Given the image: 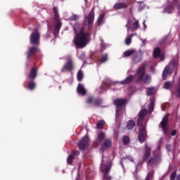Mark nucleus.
Here are the masks:
<instances>
[{
  "mask_svg": "<svg viewBox=\"0 0 180 180\" xmlns=\"http://www.w3.org/2000/svg\"><path fill=\"white\" fill-rule=\"evenodd\" d=\"M126 103H127V101L126 99L119 98V99L114 100V105L116 106V113H115L116 117L119 116V113L120 112V108H122V106H124Z\"/></svg>",
  "mask_w": 180,
  "mask_h": 180,
  "instance_id": "6e6552de",
  "label": "nucleus"
},
{
  "mask_svg": "<svg viewBox=\"0 0 180 180\" xmlns=\"http://www.w3.org/2000/svg\"><path fill=\"white\" fill-rule=\"evenodd\" d=\"M168 123V117L165 116L160 122V127H162L164 134H167V130H168V127L167 126Z\"/></svg>",
  "mask_w": 180,
  "mask_h": 180,
  "instance_id": "2eb2a0df",
  "label": "nucleus"
},
{
  "mask_svg": "<svg viewBox=\"0 0 180 180\" xmlns=\"http://www.w3.org/2000/svg\"><path fill=\"white\" fill-rule=\"evenodd\" d=\"M143 26H144L145 29H146L147 25H146V20H143Z\"/></svg>",
  "mask_w": 180,
  "mask_h": 180,
  "instance_id": "5fc2aeb1",
  "label": "nucleus"
},
{
  "mask_svg": "<svg viewBox=\"0 0 180 180\" xmlns=\"http://www.w3.org/2000/svg\"><path fill=\"white\" fill-rule=\"evenodd\" d=\"M171 86H172V83L171 82H166L163 88H165V89H171Z\"/></svg>",
  "mask_w": 180,
  "mask_h": 180,
  "instance_id": "72a5a7b5",
  "label": "nucleus"
},
{
  "mask_svg": "<svg viewBox=\"0 0 180 180\" xmlns=\"http://www.w3.org/2000/svg\"><path fill=\"white\" fill-rule=\"evenodd\" d=\"M106 61H108V54L105 53L101 57V63H106Z\"/></svg>",
  "mask_w": 180,
  "mask_h": 180,
  "instance_id": "4c0bfd02",
  "label": "nucleus"
},
{
  "mask_svg": "<svg viewBox=\"0 0 180 180\" xmlns=\"http://www.w3.org/2000/svg\"><path fill=\"white\" fill-rule=\"evenodd\" d=\"M36 51H37V48L34 46L31 47L28 51L27 58H30V56H32V54H34Z\"/></svg>",
  "mask_w": 180,
  "mask_h": 180,
  "instance_id": "4be33fe9",
  "label": "nucleus"
},
{
  "mask_svg": "<svg viewBox=\"0 0 180 180\" xmlns=\"http://www.w3.org/2000/svg\"><path fill=\"white\" fill-rule=\"evenodd\" d=\"M78 19H79V16H78L77 14H73L70 18V20H78Z\"/></svg>",
  "mask_w": 180,
  "mask_h": 180,
  "instance_id": "ea45409f",
  "label": "nucleus"
},
{
  "mask_svg": "<svg viewBox=\"0 0 180 180\" xmlns=\"http://www.w3.org/2000/svg\"><path fill=\"white\" fill-rule=\"evenodd\" d=\"M88 141H89V138L88 136H85L83 137L81 141L79 142L78 148L82 151H84L85 148H86V146H88Z\"/></svg>",
  "mask_w": 180,
  "mask_h": 180,
  "instance_id": "ddd939ff",
  "label": "nucleus"
},
{
  "mask_svg": "<svg viewBox=\"0 0 180 180\" xmlns=\"http://www.w3.org/2000/svg\"><path fill=\"white\" fill-rule=\"evenodd\" d=\"M101 153H103V149H101Z\"/></svg>",
  "mask_w": 180,
  "mask_h": 180,
  "instance_id": "13d9d810",
  "label": "nucleus"
},
{
  "mask_svg": "<svg viewBox=\"0 0 180 180\" xmlns=\"http://www.w3.org/2000/svg\"><path fill=\"white\" fill-rule=\"evenodd\" d=\"M153 175H154V171H151L150 172L148 173L146 180H151Z\"/></svg>",
  "mask_w": 180,
  "mask_h": 180,
  "instance_id": "e433bc0d",
  "label": "nucleus"
},
{
  "mask_svg": "<svg viewBox=\"0 0 180 180\" xmlns=\"http://www.w3.org/2000/svg\"><path fill=\"white\" fill-rule=\"evenodd\" d=\"M105 139V133L103 131H100L98 133V137L96 139L97 144H100Z\"/></svg>",
  "mask_w": 180,
  "mask_h": 180,
  "instance_id": "aec40b11",
  "label": "nucleus"
},
{
  "mask_svg": "<svg viewBox=\"0 0 180 180\" xmlns=\"http://www.w3.org/2000/svg\"><path fill=\"white\" fill-rule=\"evenodd\" d=\"M101 103H102V100H101V99H97L94 102V106H99V105H101Z\"/></svg>",
  "mask_w": 180,
  "mask_h": 180,
  "instance_id": "a19ab883",
  "label": "nucleus"
},
{
  "mask_svg": "<svg viewBox=\"0 0 180 180\" xmlns=\"http://www.w3.org/2000/svg\"><path fill=\"white\" fill-rule=\"evenodd\" d=\"M146 149L143 156V161H148L150 156L151 155V148L148 147L147 144L145 145Z\"/></svg>",
  "mask_w": 180,
  "mask_h": 180,
  "instance_id": "dca6fc26",
  "label": "nucleus"
},
{
  "mask_svg": "<svg viewBox=\"0 0 180 180\" xmlns=\"http://www.w3.org/2000/svg\"><path fill=\"white\" fill-rule=\"evenodd\" d=\"M105 126V121L101 120L98 122H97V129H103Z\"/></svg>",
  "mask_w": 180,
  "mask_h": 180,
  "instance_id": "2f4dec72",
  "label": "nucleus"
},
{
  "mask_svg": "<svg viewBox=\"0 0 180 180\" xmlns=\"http://www.w3.org/2000/svg\"><path fill=\"white\" fill-rule=\"evenodd\" d=\"M130 21H128L127 24L126 25V27L127 29V32H129V30H131V32H134V30H136L139 26V21L136 20L131 27H130Z\"/></svg>",
  "mask_w": 180,
  "mask_h": 180,
  "instance_id": "f3484780",
  "label": "nucleus"
},
{
  "mask_svg": "<svg viewBox=\"0 0 180 180\" xmlns=\"http://www.w3.org/2000/svg\"><path fill=\"white\" fill-rule=\"evenodd\" d=\"M53 13H54V20H56V31L58 32V30H60V29H61V20H60V16L58 15V10L57 9V8L53 7Z\"/></svg>",
  "mask_w": 180,
  "mask_h": 180,
  "instance_id": "1a4fd4ad",
  "label": "nucleus"
},
{
  "mask_svg": "<svg viewBox=\"0 0 180 180\" xmlns=\"http://www.w3.org/2000/svg\"><path fill=\"white\" fill-rule=\"evenodd\" d=\"M100 40H101V48L102 49H105V47H106V44H105L104 43H103V39H102V38H100Z\"/></svg>",
  "mask_w": 180,
  "mask_h": 180,
  "instance_id": "37998d69",
  "label": "nucleus"
},
{
  "mask_svg": "<svg viewBox=\"0 0 180 180\" xmlns=\"http://www.w3.org/2000/svg\"><path fill=\"white\" fill-rule=\"evenodd\" d=\"M168 6L165 8L164 13H172L174 12V9H175V6H177L178 9H179V5H178V0H168Z\"/></svg>",
  "mask_w": 180,
  "mask_h": 180,
  "instance_id": "0eeeda50",
  "label": "nucleus"
},
{
  "mask_svg": "<svg viewBox=\"0 0 180 180\" xmlns=\"http://www.w3.org/2000/svg\"><path fill=\"white\" fill-rule=\"evenodd\" d=\"M123 111H124V112L125 111L124 108H123Z\"/></svg>",
  "mask_w": 180,
  "mask_h": 180,
  "instance_id": "052dcab7",
  "label": "nucleus"
},
{
  "mask_svg": "<svg viewBox=\"0 0 180 180\" xmlns=\"http://www.w3.org/2000/svg\"><path fill=\"white\" fill-rule=\"evenodd\" d=\"M178 67V62L173 60L169 66H166L162 72V78L164 80L167 79V75H171L174 72V70Z\"/></svg>",
  "mask_w": 180,
  "mask_h": 180,
  "instance_id": "20e7f679",
  "label": "nucleus"
},
{
  "mask_svg": "<svg viewBox=\"0 0 180 180\" xmlns=\"http://www.w3.org/2000/svg\"><path fill=\"white\" fill-rule=\"evenodd\" d=\"M175 134H176V131L173 130V131H172V136H175Z\"/></svg>",
  "mask_w": 180,
  "mask_h": 180,
  "instance_id": "603ef678",
  "label": "nucleus"
},
{
  "mask_svg": "<svg viewBox=\"0 0 180 180\" xmlns=\"http://www.w3.org/2000/svg\"><path fill=\"white\" fill-rule=\"evenodd\" d=\"M37 77V69L32 68L30 73V78H32V79H34Z\"/></svg>",
  "mask_w": 180,
  "mask_h": 180,
  "instance_id": "b1692460",
  "label": "nucleus"
},
{
  "mask_svg": "<svg viewBox=\"0 0 180 180\" xmlns=\"http://www.w3.org/2000/svg\"><path fill=\"white\" fill-rule=\"evenodd\" d=\"M77 94L79 95H82V96H85L86 95V90L85 89V87L84 85L81 83H79L77 88Z\"/></svg>",
  "mask_w": 180,
  "mask_h": 180,
  "instance_id": "a211bd4d",
  "label": "nucleus"
},
{
  "mask_svg": "<svg viewBox=\"0 0 180 180\" xmlns=\"http://www.w3.org/2000/svg\"><path fill=\"white\" fill-rule=\"evenodd\" d=\"M83 78H84V72H82V70H79L77 72V81L81 82Z\"/></svg>",
  "mask_w": 180,
  "mask_h": 180,
  "instance_id": "7c9ffc66",
  "label": "nucleus"
},
{
  "mask_svg": "<svg viewBox=\"0 0 180 180\" xmlns=\"http://www.w3.org/2000/svg\"><path fill=\"white\" fill-rule=\"evenodd\" d=\"M135 53H136V51L133 49L126 51L124 53L125 57H130V56H134Z\"/></svg>",
  "mask_w": 180,
  "mask_h": 180,
  "instance_id": "bb28decb",
  "label": "nucleus"
},
{
  "mask_svg": "<svg viewBox=\"0 0 180 180\" xmlns=\"http://www.w3.org/2000/svg\"><path fill=\"white\" fill-rule=\"evenodd\" d=\"M103 146L105 148H108L112 146V141H110V139H107L105 141H104L103 142Z\"/></svg>",
  "mask_w": 180,
  "mask_h": 180,
  "instance_id": "473e14b6",
  "label": "nucleus"
},
{
  "mask_svg": "<svg viewBox=\"0 0 180 180\" xmlns=\"http://www.w3.org/2000/svg\"><path fill=\"white\" fill-rule=\"evenodd\" d=\"M140 61H141V55L139 53L135 52L133 56V62L137 64V63H140Z\"/></svg>",
  "mask_w": 180,
  "mask_h": 180,
  "instance_id": "412c9836",
  "label": "nucleus"
},
{
  "mask_svg": "<svg viewBox=\"0 0 180 180\" xmlns=\"http://www.w3.org/2000/svg\"><path fill=\"white\" fill-rule=\"evenodd\" d=\"M133 38V34H130L125 39V44L127 46H130L131 44V39Z\"/></svg>",
  "mask_w": 180,
  "mask_h": 180,
  "instance_id": "c85d7f7f",
  "label": "nucleus"
},
{
  "mask_svg": "<svg viewBox=\"0 0 180 180\" xmlns=\"http://www.w3.org/2000/svg\"><path fill=\"white\" fill-rule=\"evenodd\" d=\"M72 161H74V155H69L68 158H67V162L69 165L72 164Z\"/></svg>",
  "mask_w": 180,
  "mask_h": 180,
  "instance_id": "f704fd0d",
  "label": "nucleus"
},
{
  "mask_svg": "<svg viewBox=\"0 0 180 180\" xmlns=\"http://www.w3.org/2000/svg\"><path fill=\"white\" fill-rule=\"evenodd\" d=\"M103 23H105V17L103 15L101 14L97 20V24L98 26H101V25H103Z\"/></svg>",
  "mask_w": 180,
  "mask_h": 180,
  "instance_id": "393cba45",
  "label": "nucleus"
},
{
  "mask_svg": "<svg viewBox=\"0 0 180 180\" xmlns=\"http://www.w3.org/2000/svg\"><path fill=\"white\" fill-rule=\"evenodd\" d=\"M174 180H180V174H178L177 176H176V178Z\"/></svg>",
  "mask_w": 180,
  "mask_h": 180,
  "instance_id": "864d4df0",
  "label": "nucleus"
},
{
  "mask_svg": "<svg viewBox=\"0 0 180 180\" xmlns=\"http://www.w3.org/2000/svg\"><path fill=\"white\" fill-rule=\"evenodd\" d=\"M129 143H130V139L129 138V136H124L123 144L124 146H127V144H129Z\"/></svg>",
  "mask_w": 180,
  "mask_h": 180,
  "instance_id": "c9c22d12",
  "label": "nucleus"
},
{
  "mask_svg": "<svg viewBox=\"0 0 180 180\" xmlns=\"http://www.w3.org/2000/svg\"><path fill=\"white\" fill-rule=\"evenodd\" d=\"M115 9H122V8H126L124 3H117L114 6Z\"/></svg>",
  "mask_w": 180,
  "mask_h": 180,
  "instance_id": "cd10ccee",
  "label": "nucleus"
},
{
  "mask_svg": "<svg viewBox=\"0 0 180 180\" xmlns=\"http://www.w3.org/2000/svg\"><path fill=\"white\" fill-rule=\"evenodd\" d=\"M134 126H136L134 121L129 120L127 122V129H128V130H132V129L134 127Z\"/></svg>",
  "mask_w": 180,
  "mask_h": 180,
  "instance_id": "a878e982",
  "label": "nucleus"
},
{
  "mask_svg": "<svg viewBox=\"0 0 180 180\" xmlns=\"http://www.w3.org/2000/svg\"><path fill=\"white\" fill-rule=\"evenodd\" d=\"M160 58L161 61H164V60H165V56L160 55Z\"/></svg>",
  "mask_w": 180,
  "mask_h": 180,
  "instance_id": "8fccbe9b",
  "label": "nucleus"
},
{
  "mask_svg": "<svg viewBox=\"0 0 180 180\" xmlns=\"http://www.w3.org/2000/svg\"><path fill=\"white\" fill-rule=\"evenodd\" d=\"M148 111H147V110L144 109V110H141L139 112V117L138 119V122H137V126H142L143 123L144 122V119L146 118V116L147 115Z\"/></svg>",
  "mask_w": 180,
  "mask_h": 180,
  "instance_id": "f8f14e48",
  "label": "nucleus"
},
{
  "mask_svg": "<svg viewBox=\"0 0 180 180\" xmlns=\"http://www.w3.org/2000/svg\"><path fill=\"white\" fill-rule=\"evenodd\" d=\"M153 108L152 106V108H149V110H153Z\"/></svg>",
  "mask_w": 180,
  "mask_h": 180,
  "instance_id": "6e6d98bb",
  "label": "nucleus"
},
{
  "mask_svg": "<svg viewBox=\"0 0 180 180\" xmlns=\"http://www.w3.org/2000/svg\"><path fill=\"white\" fill-rule=\"evenodd\" d=\"M147 140V131L144 127H141L139 129V143H143Z\"/></svg>",
  "mask_w": 180,
  "mask_h": 180,
  "instance_id": "9b49d317",
  "label": "nucleus"
},
{
  "mask_svg": "<svg viewBox=\"0 0 180 180\" xmlns=\"http://www.w3.org/2000/svg\"><path fill=\"white\" fill-rule=\"evenodd\" d=\"M30 41L31 44H39L40 33L38 30L33 32L30 37Z\"/></svg>",
  "mask_w": 180,
  "mask_h": 180,
  "instance_id": "9d476101",
  "label": "nucleus"
},
{
  "mask_svg": "<svg viewBox=\"0 0 180 180\" xmlns=\"http://www.w3.org/2000/svg\"><path fill=\"white\" fill-rule=\"evenodd\" d=\"M171 148H172V146H171V145H167L166 149L167 150V151H171Z\"/></svg>",
  "mask_w": 180,
  "mask_h": 180,
  "instance_id": "09e8293b",
  "label": "nucleus"
},
{
  "mask_svg": "<svg viewBox=\"0 0 180 180\" xmlns=\"http://www.w3.org/2000/svg\"><path fill=\"white\" fill-rule=\"evenodd\" d=\"M73 29L76 36L73 40L76 47L84 49L89 41V34L84 31V26L82 24L76 22Z\"/></svg>",
  "mask_w": 180,
  "mask_h": 180,
  "instance_id": "f257e3e1",
  "label": "nucleus"
},
{
  "mask_svg": "<svg viewBox=\"0 0 180 180\" xmlns=\"http://www.w3.org/2000/svg\"><path fill=\"white\" fill-rule=\"evenodd\" d=\"M176 176V171H174L170 175V179L171 180H175Z\"/></svg>",
  "mask_w": 180,
  "mask_h": 180,
  "instance_id": "79ce46f5",
  "label": "nucleus"
},
{
  "mask_svg": "<svg viewBox=\"0 0 180 180\" xmlns=\"http://www.w3.org/2000/svg\"><path fill=\"white\" fill-rule=\"evenodd\" d=\"M36 86V84L34 82H30L29 84H28V89L30 90V91H32V89L34 88H35Z\"/></svg>",
  "mask_w": 180,
  "mask_h": 180,
  "instance_id": "58836bf2",
  "label": "nucleus"
},
{
  "mask_svg": "<svg viewBox=\"0 0 180 180\" xmlns=\"http://www.w3.org/2000/svg\"><path fill=\"white\" fill-rule=\"evenodd\" d=\"M133 34V36H136L137 35L136 34Z\"/></svg>",
  "mask_w": 180,
  "mask_h": 180,
  "instance_id": "4d7b16f0",
  "label": "nucleus"
},
{
  "mask_svg": "<svg viewBox=\"0 0 180 180\" xmlns=\"http://www.w3.org/2000/svg\"><path fill=\"white\" fill-rule=\"evenodd\" d=\"M95 19V8H92L88 16L85 18L84 25L88 26L89 29L91 30L92 29V25H94V20Z\"/></svg>",
  "mask_w": 180,
  "mask_h": 180,
  "instance_id": "423d86ee",
  "label": "nucleus"
},
{
  "mask_svg": "<svg viewBox=\"0 0 180 180\" xmlns=\"http://www.w3.org/2000/svg\"><path fill=\"white\" fill-rule=\"evenodd\" d=\"M147 6H146L144 4L141 3L140 4V7L139 8V11H143V9H144V8H146Z\"/></svg>",
  "mask_w": 180,
  "mask_h": 180,
  "instance_id": "a18cd8bd",
  "label": "nucleus"
},
{
  "mask_svg": "<svg viewBox=\"0 0 180 180\" xmlns=\"http://www.w3.org/2000/svg\"><path fill=\"white\" fill-rule=\"evenodd\" d=\"M121 165H122V168H123V163H122V162H121Z\"/></svg>",
  "mask_w": 180,
  "mask_h": 180,
  "instance_id": "bf43d9fd",
  "label": "nucleus"
},
{
  "mask_svg": "<svg viewBox=\"0 0 180 180\" xmlns=\"http://www.w3.org/2000/svg\"><path fill=\"white\" fill-rule=\"evenodd\" d=\"M111 167L112 160H108L107 162H105L103 155L100 167L101 171L103 173V180H110V177L109 176V172L110 171Z\"/></svg>",
  "mask_w": 180,
  "mask_h": 180,
  "instance_id": "f03ea898",
  "label": "nucleus"
},
{
  "mask_svg": "<svg viewBox=\"0 0 180 180\" xmlns=\"http://www.w3.org/2000/svg\"><path fill=\"white\" fill-rule=\"evenodd\" d=\"M133 79H134V76L130 75L127 77L125 79L121 81L120 84H122V85H126L127 84H130V82H131Z\"/></svg>",
  "mask_w": 180,
  "mask_h": 180,
  "instance_id": "6ab92c4d",
  "label": "nucleus"
},
{
  "mask_svg": "<svg viewBox=\"0 0 180 180\" xmlns=\"http://www.w3.org/2000/svg\"><path fill=\"white\" fill-rule=\"evenodd\" d=\"M161 148V145H159L158 146V150L155 153L154 158H151L149 160H148V167L150 168L151 165L153 164H158L160 161H161V151H160V149Z\"/></svg>",
  "mask_w": 180,
  "mask_h": 180,
  "instance_id": "39448f33",
  "label": "nucleus"
},
{
  "mask_svg": "<svg viewBox=\"0 0 180 180\" xmlns=\"http://www.w3.org/2000/svg\"><path fill=\"white\" fill-rule=\"evenodd\" d=\"M160 53H161V49L160 48H155L153 51L154 58H158L160 57Z\"/></svg>",
  "mask_w": 180,
  "mask_h": 180,
  "instance_id": "c756f323",
  "label": "nucleus"
},
{
  "mask_svg": "<svg viewBox=\"0 0 180 180\" xmlns=\"http://www.w3.org/2000/svg\"><path fill=\"white\" fill-rule=\"evenodd\" d=\"M73 155H79V151H77V150L73 151Z\"/></svg>",
  "mask_w": 180,
  "mask_h": 180,
  "instance_id": "3c124183",
  "label": "nucleus"
},
{
  "mask_svg": "<svg viewBox=\"0 0 180 180\" xmlns=\"http://www.w3.org/2000/svg\"><path fill=\"white\" fill-rule=\"evenodd\" d=\"M124 160H129L131 162H133V157L131 156H126V158H124Z\"/></svg>",
  "mask_w": 180,
  "mask_h": 180,
  "instance_id": "49530a36",
  "label": "nucleus"
},
{
  "mask_svg": "<svg viewBox=\"0 0 180 180\" xmlns=\"http://www.w3.org/2000/svg\"><path fill=\"white\" fill-rule=\"evenodd\" d=\"M146 94L148 96H152V95H155V88L150 87L146 89Z\"/></svg>",
  "mask_w": 180,
  "mask_h": 180,
  "instance_id": "5701e85b",
  "label": "nucleus"
},
{
  "mask_svg": "<svg viewBox=\"0 0 180 180\" xmlns=\"http://www.w3.org/2000/svg\"><path fill=\"white\" fill-rule=\"evenodd\" d=\"M144 71H146V66L142 65L138 68L136 70V75L138 77V81L143 80V82L147 83L151 81V76L148 75H144Z\"/></svg>",
  "mask_w": 180,
  "mask_h": 180,
  "instance_id": "7ed1b4c3",
  "label": "nucleus"
},
{
  "mask_svg": "<svg viewBox=\"0 0 180 180\" xmlns=\"http://www.w3.org/2000/svg\"><path fill=\"white\" fill-rule=\"evenodd\" d=\"M93 102H94V98L92 97H89L86 101V103H88L89 105L92 103Z\"/></svg>",
  "mask_w": 180,
  "mask_h": 180,
  "instance_id": "c03bdc74",
  "label": "nucleus"
},
{
  "mask_svg": "<svg viewBox=\"0 0 180 180\" xmlns=\"http://www.w3.org/2000/svg\"><path fill=\"white\" fill-rule=\"evenodd\" d=\"M80 56H79V58L80 60H82L84 58V57L85 56V53L84 52H82L80 53Z\"/></svg>",
  "mask_w": 180,
  "mask_h": 180,
  "instance_id": "de8ad7c7",
  "label": "nucleus"
},
{
  "mask_svg": "<svg viewBox=\"0 0 180 180\" xmlns=\"http://www.w3.org/2000/svg\"><path fill=\"white\" fill-rule=\"evenodd\" d=\"M68 58L69 60L66 62L61 70L62 72H65V71H71L72 70V59H71V56H68Z\"/></svg>",
  "mask_w": 180,
  "mask_h": 180,
  "instance_id": "4468645a",
  "label": "nucleus"
}]
</instances>
